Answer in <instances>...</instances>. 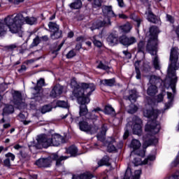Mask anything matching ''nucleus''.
<instances>
[{"mask_svg":"<svg viewBox=\"0 0 179 179\" xmlns=\"http://www.w3.org/2000/svg\"><path fill=\"white\" fill-rule=\"evenodd\" d=\"M178 48H172L171 49L169 61L170 64L168 67V75L164 81L162 80L160 77L156 76H148L147 79L149 80L150 85L156 86L157 83H163L166 89H171L173 94L176 93V84L177 83V76H176V71L179 68L178 62Z\"/></svg>","mask_w":179,"mask_h":179,"instance_id":"f257e3e1","label":"nucleus"},{"mask_svg":"<svg viewBox=\"0 0 179 179\" xmlns=\"http://www.w3.org/2000/svg\"><path fill=\"white\" fill-rule=\"evenodd\" d=\"M143 115L149 119L145 127L146 134L143 137L144 141L143 146V148H148V146L155 145L158 142L157 138L153 135L160 132V123L156 121L157 117H159V110H154L153 108L150 107L148 109L143 110Z\"/></svg>","mask_w":179,"mask_h":179,"instance_id":"f03ea898","label":"nucleus"},{"mask_svg":"<svg viewBox=\"0 0 179 179\" xmlns=\"http://www.w3.org/2000/svg\"><path fill=\"white\" fill-rule=\"evenodd\" d=\"M37 19L34 17H23V14L18 13L15 16L8 15L4 19V23L0 22V37L6 33V27H8L10 31L13 34L18 33L20 37H22L23 28L22 26L26 23L27 24H36Z\"/></svg>","mask_w":179,"mask_h":179,"instance_id":"7ed1b4c3","label":"nucleus"},{"mask_svg":"<svg viewBox=\"0 0 179 179\" xmlns=\"http://www.w3.org/2000/svg\"><path fill=\"white\" fill-rule=\"evenodd\" d=\"M160 33L159 28L156 26H152L150 28V39L148 41L146 50L152 57V64L155 69L160 70V61L157 57V35Z\"/></svg>","mask_w":179,"mask_h":179,"instance_id":"20e7f679","label":"nucleus"},{"mask_svg":"<svg viewBox=\"0 0 179 179\" xmlns=\"http://www.w3.org/2000/svg\"><path fill=\"white\" fill-rule=\"evenodd\" d=\"M38 143L36 148L38 149H47L50 146H59L61 142H64V137L59 134H53L51 136L45 134H42L38 136Z\"/></svg>","mask_w":179,"mask_h":179,"instance_id":"39448f33","label":"nucleus"},{"mask_svg":"<svg viewBox=\"0 0 179 179\" xmlns=\"http://www.w3.org/2000/svg\"><path fill=\"white\" fill-rule=\"evenodd\" d=\"M96 90V85L94 83H81V89L77 97V100L79 104L81 106L85 104H89L90 103V99L89 96H92V92Z\"/></svg>","mask_w":179,"mask_h":179,"instance_id":"423d86ee","label":"nucleus"},{"mask_svg":"<svg viewBox=\"0 0 179 179\" xmlns=\"http://www.w3.org/2000/svg\"><path fill=\"white\" fill-rule=\"evenodd\" d=\"M102 12L103 13V16L105 18L103 21L98 20L95 25L91 27V30H94L96 29H100L101 27H106V26H111V21L110 18L111 17H117V15L113 10V6H103L102 7Z\"/></svg>","mask_w":179,"mask_h":179,"instance_id":"0eeeda50","label":"nucleus"},{"mask_svg":"<svg viewBox=\"0 0 179 179\" xmlns=\"http://www.w3.org/2000/svg\"><path fill=\"white\" fill-rule=\"evenodd\" d=\"M67 159H69V156L59 157L57 153H54L50 155L48 158H41L38 159L35 164H36L38 167H50L51 163H52V160H55L56 162V166L59 167V166H62V162Z\"/></svg>","mask_w":179,"mask_h":179,"instance_id":"6e6552de","label":"nucleus"},{"mask_svg":"<svg viewBox=\"0 0 179 179\" xmlns=\"http://www.w3.org/2000/svg\"><path fill=\"white\" fill-rule=\"evenodd\" d=\"M99 111H101L100 108L93 110L92 112H88L87 106L84 105H81L80 106V117L85 116L87 120H97V117L100 115Z\"/></svg>","mask_w":179,"mask_h":179,"instance_id":"1a4fd4ad","label":"nucleus"},{"mask_svg":"<svg viewBox=\"0 0 179 179\" xmlns=\"http://www.w3.org/2000/svg\"><path fill=\"white\" fill-rule=\"evenodd\" d=\"M52 40H58L62 37V31L59 30V26L57 22H49L48 24Z\"/></svg>","mask_w":179,"mask_h":179,"instance_id":"9d476101","label":"nucleus"},{"mask_svg":"<svg viewBox=\"0 0 179 179\" xmlns=\"http://www.w3.org/2000/svg\"><path fill=\"white\" fill-rule=\"evenodd\" d=\"M78 125L80 131L87 132V134H91V135L96 134V132L99 131V126H92V124H89V123L86 121L80 122Z\"/></svg>","mask_w":179,"mask_h":179,"instance_id":"9b49d317","label":"nucleus"},{"mask_svg":"<svg viewBox=\"0 0 179 179\" xmlns=\"http://www.w3.org/2000/svg\"><path fill=\"white\" fill-rule=\"evenodd\" d=\"M133 133L134 135L141 136L142 135V120L139 117L134 116L132 118Z\"/></svg>","mask_w":179,"mask_h":179,"instance_id":"f8f14e48","label":"nucleus"},{"mask_svg":"<svg viewBox=\"0 0 179 179\" xmlns=\"http://www.w3.org/2000/svg\"><path fill=\"white\" fill-rule=\"evenodd\" d=\"M43 86H45V80H44V78H40L37 81L36 86L32 88V90H34L36 92V94L33 92V94L36 100H38V101H41V100L43 99L40 95V91L41 90V87H43Z\"/></svg>","mask_w":179,"mask_h":179,"instance_id":"ddd939ff","label":"nucleus"},{"mask_svg":"<svg viewBox=\"0 0 179 179\" xmlns=\"http://www.w3.org/2000/svg\"><path fill=\"white\" fill-rule=\"evenodd\" d=\"M155 160H156V155H150L143 161H142V159H141L139 157L134 158V166H141V164H148L150 166V164H152V162H155Z\"/></svg>","mask_w":179,"mask_h":179,"instance_id":"4468645a","label":"nucleus"},{"mask_svg":"<svg viewBox=\"0 0 179 179\" xmlns=\"http://www.w3.org/2000/svg\"><path fill=\"white\" fill-rule=\"evenodd\" d=\"M12 96H13V100L11 101L12 103H13L15 106H17L18 107H20V106L23 104L22 92H20V91L14 90L12 92Z\"/></svg>","mask_w":179,"mask_h":179,"instance_id":"2eb2a0df","label":"nucleus"},{"mask_svg":"<svg viewBox=\"0 0 179 179\" xmlns=\"http://www.w3.org/2000/svg\"><path fill=\"white\" fill-rule=\"evenodd\" d=\"M141 174H142V171L141 169H138L135 171L134 175L132 176L131 168L128 167L126 170L123 179H139L141 178Z\"/></svg>","mask_w":179,"mask_h":179,"instance_id":"dca6fc26","label":"nucleus"},{"mask_svg":"<svg viewBox=\"0 0 179 179\" xmlns=\"http://www.w3.org/2000/svg\"><path fill=\"white\" fill-rule=\"evenodd\" d=\"M64 87L59 84L55 85L50 93V97L52 99H57L62 94Z\"/></svg>","mask_w":179,"mask_h":179,"instance_id":"f3484780","label":"nucleus"},{"mask_svg":"<svg viewBox=\"0 0 179 179\" xmlns=\"http://www.w3.org/2000/svg\"><path fill=\"white\" fill-rule=\"evenodd\" d=\"M70 86L71 89H73V94H74L75 97H79V93L82 88V83L78 84V82H76V79L73 78L71 80Z\"/></svg>","mask_w":179,"mask_h":179,"instance_id":"a211bd4d","label":"nucleus"},{"mask_svg":"<svg viewBox=\"0 0 179 179\" xmlns=\"http://www.w3.org/2000/svg\"><path fill=\"white\" fill-rule=\"evenodd\" d=\"M120 41L123 45H132L136 43V39L134 37H127V36H122L120 38Z\"/></svg>","mask_w":179,"mask_h":179,"instance_id":"6ab92c4d","label":"nucleus"},{"mask_svg":"<svg viewBox=\"0 0 179 179\" xmlns=\"http://www.w3.org/2000/svg\"><path fill=\"white\" fill-rule=\"evenodd\" d=\"M105 146H107L108 152H115L117 148H115V140L113 139V138L110 137L104 143Z\"/></svg>","mask_w":179,"mask_h":179,"instance_id":"aec40b11","label":"nucleus"},{"mask_svg":"<svg viewBox=\"0 0 179 179\" xmlns=\"http://www.w3.org/2000/svg\"><path fill=\"white\" fill-rule=\"evenodd\" d=\"M106 41L111 47H113V45H117V44H118V35L115 34H110L108 36Z\"/></svg>","mask_w":179,"mask_h":179,"instance_id":"412c9836","label":"nucleus"},{"mask_svg":"<svg viewBox=\"0 0 179 179\" xmlns=\"http://www.w3.org/2000/svg\"><path fill=\"white\" fill-rule=\"evenodd\" d=\"M107 125L103 124L100 129V133L97 134V139L101 142H104L106 140V132H107Z\"/></svg>","mask_w":179,"mask_h":179,"instance_id":"4be33fe9","label":"nucleus"},{"mask_svg":"<svg viewBox=\"0 0 179 179\" xmlns=\"http://www.w3.org/2000/svg\"><path fill=\"white\" fill-rule=\"evenodd\" d=\"M129 96H124L125 100H129L131 103H135L138 99V92L136 90H131L129 92Z\"/></svg>","mask_w":179,"mask_h":179,"instance_id":"5701e85b","label":"nucleus"},{"mask_svg":"<svg viewBox=\"0 0 179 179\" xmlns=\"http://www.w3.org/2000/svg\"><path fill=\"white\" fill-rule=\"evenodd\" d=\"M66 152L69 155H71V156H73L75 157L76 156H78V155H82V153L78 152V148L75 145H71L68 148H66Z\"/></svg>","mask_w":179,"mask_h":179,"instance_id":"b1692460","label":"nucleus"},{"mask_svg":"<svg viewBox=\"0 0 179 179\" xmlns=\"http://www.w3.org/2000/svg\"><path fill=\"white\" fill-rule=\"evenodd\" d=\"M15 113V108L12 105L6 104L3 109V115H9Z\"/></svg>","mask_w":179,"mask_h":179,"instance_id":"393cba45","label":"nucleus"},{"mask_svg":"<svg viewBox=\"0 0 179 179\" xmlns=\"http://www.w3.org/2000/svg\"><path fill=\"white\" fill-rule=\"evenodd\" d=\"M93 175L91 173L86 172L80 176H73V179H92Z\"/></svg>","mask_w":179,"mask_h":179,"instance_id":"a878e982","label":"nucleus"},{"mask_svg":"<svg viewBox=\"0 0 179 179\" xmlns=\"http://www.w3.org/2000/svg\"><path fill=\"white\" fill-rule=\"evenodd\" d=\"M168 103H165L166 110L170 108L173 106V100H174V95L171 92H167Z\"/></svg>","mask_w":179,"mask_h":179,"instance_id":"bb28decb","label":"nucleus"},{"mask_svg":"<svg viewBox=\"0 0 179 179\" xmlns=\"http://www.w3.org/2000/svg\"><path fill=\"white\" fill-rule=\"evenodd\" d=\"M157 93V87L155 85H150L147 90L148 96H155Z\"/></svg>","mask_w":179,"mask_h":179,"instance_id":"cd10ccee","label":"nucleus"},{"mask_svg":"<svg viewBox=\"0 0 179 179\" xmlns=\"http://www.w3.org/2000/svg\"><path fill=\"white\" fill-rule=\"evenodd\" d=\"M101 85H103V86H109L113 87L115 84V79L111 78V79H104L101 80Z\"/></svg>","mask_w":179,"mask_h":179,"instance_id":"c85d7f7f","label":"nucleus"},{"mask_svg":"<svg viewBox=\"0 0 179 179\" xmlns=\"http://www.w3.org/2000/svg\"><path fill=\"white\" fill-rule=\"evenodd\" d=\"M130 19L136 23L137 27H140L141 22H143L141 17H138V15H135L134 13L130 15Z\"/></svg>","mask_w":179,"mask_h":179,"instance_id":"c756f323","label":"nucleus"},{"mask_svg":"<svg viewBox=\"0 0 179 179\" xmlns=\"http://www.w3.org/2000/svg\"><path fill=\"white\" fill-rule=\"evenodd\" d=\"M141 146V142L138 140L133 139L130 144V147L134 149V150H136L139 149Z\"/></svg>","mask_w":179,"mask_h":179,"instance_id":"7c9ffc66","label":"nucleus"},{"mask_svg":"<svg viewBox=\"0 0 179 179\" xmlns=\"http://www.w3.org/2000/svg\"><path fill=\"white\" fill-rule=\"evenodd\" d=\"M119 29L122 33H129V31H131L132 27H131V24L127 23L124 25L120 26Z\"/></svg>","mask_w":179,"mask_h":179,"instance_id":"2f4dec72","label":"nucleus"},{"mask_svg":"<svg viewBox=\"0 0 179 179\" xmlns=\"http://www.w3.org/2000/svg\"><path fill=\"white\" fill-rule=\"evenodd\" d=\"M70 8L72 9H80L82 8V0H75V1L70 4Z\"/></svg>","mask_w":179,"mask_h":179,"instance_id":"473e14b6","label":"nucleus"},{"mask_svg":"<svg viewBox=\"0 0 179 179\" xmlns=\"http://www.w3.org/2000/svg\"><path fill=\"white\" fill-rule=\"evenodd\" d=\"M145 48H146L145 45V41H141L138 43V52H142L143 55H145Z\"/></svg>","mask_w":179,"mask_h":179,"instance_id":"72a5a7b5","label":"nucleus"},{"mask_svg":"<svg viewBox=\"0 0 179 179\" xmlns=\"http://www.w3.org/2000/svg\"><path fill=\"white\" fill-rule=\"evenodd\" d=\"M146 15L148 22H151V23H156V16L153 15L152 11L149 10L148 13H146Z\"/></svg>","mask_w":179,"mask_h":179,"instance_id":"f704fd0d","label":"nucleus"},{"mask_svg":"<svg viewBox=\"0 0 179 179\" xmlns=\"http://www.w3.org/2000/svg\"><path fill=\"white\" fill-rule=\"evenodd\" d=\"M110 162V157L108 156H104L99 162H98V165L99 166H106Z\"/></svg>","mask_w":179,"mask_h":179,"instance_id":"c9c22d12","label":"nucleus"},{"mask_svg":"<svg viewBox=\"0 0 179 179\" xmlns=\"http://www.w3.org/2000/svg\"><path fill=\"white\" fill-rule=\"evenodd\" d=\"M99 36H93L92 41L95 47H98V48H100V47H102L103 43H101V41L99 40Z\"/></svg>","mask_w":179,"mask_h":179,"instance_id":"e433bc0d","label":"nucleus"},{"mask_svg":"<svg viewBox=\"0 0 179 179\" xmlns=\"http://www.w3.org/2000/svg\"><path fill=\"white\" fill-rule=\"evenodd\" d=\"M18 118H20V120L24 124V125H29V124L31 122L30 120H26V115L23 113H20L18 115Z\"/></svg>","mask_w":179,"mask_h":179,"instance_id":"4c0bfd02","label":"nucleus"},{"mask_svg":"<svg viewBox=\"0 0 179 179\" xmlns=\"http://www.w3.org/2000/svg\"><path fill=\"white\" fill-rule=\"evenodd\" d=\"M15 48H17V43H13L4 47L6 51H14Z\"/></svg>","mask_w":179,"mask_h":179,"instance_id":"58836bf2","label":"nucleus"},{"mask_svg":"<svg viewBox=\"0 0 179 179\" xmlns=\"http://www.w3.org/2000/svg\"><path fill=\"white\" fill-rule=\"evenodd\" d=\"M57 106L58 107H62V108H69V105L68 102L64 101H57Z\"/></svg>","mask_w":179,"mask_h":179,"instance_id":"ea45409f","label":"nucleus"},{"mask_svg":"<svg viewBox=\"0 0 179 179\" xmlns=\"http://www.w3.org/2000/svg\"><path fill=\"white\" fill-rule=\"evenodd\" d=\"M105 114L111 115L115 114V110H114V108L111 107V106H106L105 107Z\"/></svg>","mask_w":179,"mask_h":179,"instance_id":"a19ab883","label":"nucleus"},{"mask_svg":"<svg viewBox=\"0 0 179 179\" xmlns=\"http://www.w3.org/2000/svg\"><path fill=\"white\" fill-rule=\"evenodd\" d=\"M51 110H52L51 106L45 105L43 106L41 109V113L42 114H45V113H49V111H51Z\"/></svg>","mask_w":179,"mask_h":179,"instance_id":"79ce46f5","label":"nucleus"},{"mask_svg":"<svg viewBox=\"0 0 179 179\" xmlns=\"http://www.w3.org/2000/svg\"><path fill=\"white\" fill-rule=\"evenodd\" d=\"M136 111H138V107L134 104H131L128 113H129V114H135Z\"/></svg>","mask_w":179,"mask_h":179,"instance_id":"37998d69","label":"nucleus"},{"mask_svg":"<svg viewBox=\"0 0 179 179\" xmlns=\"http://www.w3.org/2000/svg\"><path fill=\"white\" fill-rule=\"evenodd\" d=\"M76 55V52H75V50H70L66 55V58H68V59H71V58H73V57H75Z\"/></svg>","mask_w":179,"mask_h":179,"instance_id":"c03bdc74","label":"nucleus"},{"mask_svg":"<svg viewBox=\"0 0 179 179\" xmlns=\"http://www.w3.org/2000/svg\"><path fill=\"white\" fill-rule=\"evenodd\" d=\"M97 68H99V69H103V71H107L109 69L108 66L103 64V62H100V63L97 66Z\"/></svg>","mask_w":179,"mask_h":179,"instance_id":"a18cd8bd","label":"nucleus"},{"mask_svg":"<svg viewBox=\"0 0 179 179\" xmlns=\"http://www.w3.org/2000/svg\"><path fill=\"white\" fill-rule=\"evenodd\" d=\"M164 179H179V171L176 172L172 176L166 177Z\"/></svg>","mask_w":179,"mask_h":179,"instance_id":"49530a36","label":"nucleus"},{"mask_svg":"<svg viewBox=\"0 0 179 179\" xmlns=\"http://www.w3.org/2000/svg\"><path fill=\"white\" fill-rule=\"evenodd\" d=\"M5 156L7 159H10L11 162L15 161V155L12 154L11 152H8L6 154Z\"/></svg>","mask_w":179,"mask_h":179,"instance_id":"de8ad7c7","label":"nucleus"},{"mask_svg":"<svg viewBox=\"0 0 179 179\" xmlns=\"http://www.w3.org/2000/svg\"><path fill=\"white\" fill-rule=\"evenodd\" d=\"M38 44H40V38L38 37H36L34 39L32 45H34V47H36L38 45Z\"/></svg>","mask_w":179,"mask_h":179,"instance_id":"09e8293b","label":"nucleus"},{"mask_svg":"<svg viewBox=\"0 0 179 179\" xmlns=\"http://www.w3.org/2000/svg\"><path fill=\"white\" fill-rule=\"evenodd\" d=\"M3 164L6 167H10V159L9 158L4 159Z\"/></svg>","mask_w":179,"mask_h":179,"instance_id":"8fccbe9b","label":"nucleus"},{"mask_svg":"<svg viewBox=\"0 0 179 179\" xmlns=\"http://www.w3.org/2000/svg\"><path fill=\"white\" fill-rule=\"evenodd\" d=\"M166 20L170 23H174V17L169 14L166 15Z\"/></svg>","mask_w":179,"mask_h":179,"instance_id":"3c124183","label":"nucleus"},{"mask_svg":"<svg viewBox=\"0 0 179 179\" xmlns=\"http://www.w3.org/2000/svg\"><path fill=\"white\" fill-rule=\"evenodd\" d=\"M117 2L120 8H125V3H124V0H117Z\"/></svg>","mask_w":179,"mask_h":179,"instance_id":"603ef678","label":"nucleus"},{"mask_svg":"<svg viewBox=\"0 0 179 179\" xmlns=\"http://www.w3.org/2000/svg\"><path fill=\"white\" fill-rule=\"evenodd\" d=\"M142 62V61H137L134 63L135 70L139 71V65Z\"/></svg>","mask_w":179,"mask_h":179,"instance_id":"864d4df0","label":"nucleus"},{"mask_svg":"<svg viewBox=\"0 0 179 179\" xmlns=\"http://www.w3.org/2000/svg\"><path fill=\"white\" fill-rule=\"evenodd\" d=\"M122 52L127 57V58H131V55L129 53V52H128V50H124Z\"/></svg>","mask_w":179,"mask_h":179,"instance_id":"5fc2aeb1","label":"nucleus"},{"mask_svg":"<svg viewBox=\"0 0 179 179\" xmlns=\"http://www.w3.org/2000/svg\"><path fill=\"white\" fill-rule=\"evenodd\" d=\"M137 155L140 157H145V151L144 150H140L137 152Z\"/></svg>","mask_w":179,"mask_h":179,"instance_id":"6e6d98bb","label":"nucleus"},{"mask_svg":"<svg viewBox=\"0 0 179 179\" xmlns=\"http://www.w3.org/2000/svg\"><path fill=\"white\" fill-rule=\"evenodd\" d=\"M178 164H179L178 157H177L176 159L172 162V166H173V167H176V166H177Z\"/></svg>","mask_w":179,"mask_h":179,"instance_id":"4d7b16f0","label":"nucleus"},{"mask_svg":"<svg viewBox=\"0 0 179 179\" xmlns=\"http://www.w3.org/2000/svg\"><path fill=\"white\" fill-rule=\"evenodd\" d=\"M163 99H164V96H163V94H159L158 96H157V102L158 103H160L161 101H163Z\"/></svg>","mask_w":179,"mask_h":179,"instance_id":"13d9d810","label":"nucleus"},{"mask_svg":"<svg viewBox=\"0 0 179 179\" xmlns=\"http://www.w3.org/2000/svg\"><path fill=\"white\" fill-rule=\"evenodd\" d=\"M129 136V131H128V129H126L123 135V139H127V138H128Z\"/></svg>","mask_w":179,"mask_h":179,"instance_id":"bf43d9fd","label":"nucleus"},{"mask_svg":"<svg viewBox=\"0 0 179 179\" xmlns=\"http://www.w3.org/2000/svg\"><path fill=\"white\" fill-rule=\"evenodd\" d=\"M94 3L96 6H101V0H94Z\"/></svg>","mask_w":179,"mask_h":179,"instance_id":"052dcab7","label":"nucleus"},{"mask_svg":"<svg viewBox=\"0 0 179 179\" xmlns=\"http://www.w3.org/2000/svg\"><path fill=\"white\" fill-rule=\"evenodd\" d=\"M136 79H141V71L136 70Z\"/></svg>","mask_w":179,"mask_h":179,"instance_id":"680f3d73","label":"nucleus"},{"mask_svg":"<svg viewBox=\"0 0 179 179\" xmlns=\"http://www.w3.org/2000/svg\"><path fill=\"white\" fill-rule=\"evenodd\" d=\"M22 2H24V0H14V5H19V3H22Z\"/></svg>","mask_w":179,"mask_h":179,"instance_id":"e2e57ef3","label":"nucleus"},{"mask_svg":"<svg viewBox=\"0 0 179 179\" xmlns=\"http://www.w3.org/2000/svg\"><path fill=\"white\" fill-rule=\"evenodd\" d=\"M118 16L120 19H128V16H127L125 14H119Z\"/></svg>","mask_w":179,"mask_h":179,"instance_id":"0e129e2a","label":"nucleus"},{"mask_svg":"<svg viewBox=\"0 0 179 179\" xmlns=\"http://www.w3.org/2000/svg\"><path fill=\"white\" fill-rule=\"evenodd\" d=\"M64 44H65V41H63L59 45L57 48V51H59V50H61V48H62V47L64 46Z\"/></svg>","mask_w":179,"mask_h":179,"instance_id":"69168bd1","label":"nucleus"},{"mask_svg":"<svg viewBox=\"0 0 179 179\" xmlns=\"http://www.w3.org/2000/svg\"><path fill=\"white\" fill-rule=\"evenodd\" d=\"M27 68L26 67L25 65H22L21 69L19 70V72H24V71H26Z\"/></svg>","mask_w":179,"mask_h":179,"instance_id":"338daca9","label":"nucleus"},{"mask_svg":"<svg viewBox=\"0 0 179 179\" xmlns=\"http://www.w3.org/2000/svg\"><path fill=\"white\" fill-rule=\"evenodd\" d=\"M80 48H82V43H78L76 45V50H80Z\"/></svg>","mask_w":179,"mask_h":179,"instance_id":"774afa93","label":"nucleus"}]
</instances>
